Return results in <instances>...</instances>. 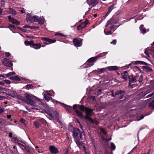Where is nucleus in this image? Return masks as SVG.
I'll list each match as a JSON object with an SVG mask.
<instances>
[{
    "mask_svg": "<svg viewBox=\"0 0 154 154\" xmlns=\"http://www.w3.org/2000/svg\"><path fill=\"white\" fill-rule=\"evenodd\" d=\"M20 121L24 125H26V123L25 120L23 119V118H21L20 119Z\"/></svg>",
    "mask_w": 154,
    "mask_h": 154,
    "instance_id": "42",
    "label": "nucleus"
},
{
    "mask_svg": "<svg viewBox=\"0 0 154 154\" xmlns=\"http://www.w3.org/2000/svg\"><path fill=\"white\" fill-rule=\"evenodd\" d=\"M75 139V141L77 145L79 146L81 145V142L79 141V140L77 139H76V138H74Z\"/></svg>",
    "mask_w": 154,
    "mask_h": 154,
    "instance_id": "32",
    "label": "nucleus"
},
{
    "mask_svg": "<svg viewBox=\"0 0 154 154\" xmlns=\"http://www.w3.org/2000/svg\"><path fill=\"white\" fill-rule=\"evenodd\" d=\"M41 45L40 44H35L34 43V42H33L32 47L33 48L35 49H38L40 48H41Z\"/></svg>",
    "mask_w": 154,
    "mask_h": 154,
    "instance_id": "20",
    "label": "nucleus"
},
{
    "mask_svg": "<svg viewBox=\"0 0 154 154\" xmlns=\"http://www.w3.org/2000/svg\"><path fill=\"white\" fill-rule=\"evenodd\" d=\"M48 38H42L41 39L42 40L47 42Z\"/></svg>",
    "mask_w": 154,
    "mask_h": 154,
    "instance_id": "51",
    "label": "nucleus"
},
{
    "mask_svg": "<svg viewBox=\"0 0 154 154\" xmlns=\"http://www.w3.org/2000/svg\"><path fill=\"white\" fill-rule=\"evenodd\" d=\"M45 112L49 116L50 119H57L58 120L59 117V114L56 111L49 110L48 111H45Z\"/></svg>",
    "mask_w": 154,
    "mask_h": 154,
    "instance_id": "4",
    "label": "nucleus"
},
{
    "mask_svg": "<svg viewBox=\"0 0 154 154\" xmlns=\"http://www.w3.org/2000/svg\"><path fill=\"white\" fill-rule=\"evenodd\" d=\"M51 101H52L53 103H54L55 102H56V103H60L58 101H57L55 100H54L53 99H51Z\"/></svg>",
    "mask_w": 154,
    "mask_h": 154,
    "instance_id": "58",
    "label": "nucleus"
},
{
    "mask_svg": "<svg viewBox=\"0 0 154 154\" xmlns=\"http://www.w3.org/2000/svg\"><path fill=\"white\" fill-rule=\"evenodd\" d=\"M135 77L136 82H138L139 83H142L143 77V76L142 74L137 75Z\"/></svg>",
    "mask_w": 154,
    "mask_h": 154,
    "instance_id": "15",
    "label": "nucleus"
},
{
    "mask_svg": "<svg viewBox=\"0 0 154 154\" xmlns=\"http://www.w3.org/2000/svg\"><path fill=\"white\" fill-rule=\"evenodd\" d=\"M110 43L111 44H113V45H115L116 43V40H114L110 42Z\"/></svg>",
    "mask_w": 154,
    "mask_h": 154,
    "instance_id": "53",
    "label": "nucleus"
},
{
    "mask_svg": "<svg viewBox=\"0 0 154 154\" xmlns=\"http://www.w3.org/2000/svg\"><path fill=\"white\" fill-rule=\"evenodd\" d=\"M135 64H139L140 65H146L147 63L145 62L140 61H135Z\"/></svg>",
    "mask_w": 154,
    "mask_h": 154,
    "instance_id": "29",
    "label": "nucleus"
},
{
    "mask_svg": "<svg viewBox=\"0 0 154 154\" xmlns=\"http://www.w3.org/2000/svg\"><path fill=\"white\" fill-rule=\"evenodd\" d=\"M114 5H111L109 8L108 10V11L106 13V15L103 17L104 18H105V17L107 16L111 12V11L114 8Z\"/></svg>",
    "mask_w": 154,
    "mask_h": 154,
    "instance_id": "21",
    "label": "nucleus"
},
{
    "mask_svg": "<svg viewBox=\"0 0 154 154\" xmlns=\"http://www.w3.org/2000/svg\"><path fill=\"white\" fill-rule=\"evenodd\" d=\"M141 32L143 34H145L146 32V30L143 25H141L139 27Z\"/></svg>",
    "mask_w": 154,
    "mask_h": 154,
    "instance_id": "19",
    "label": "nucleus"
},
{
    "mask_svg": "<svg viewBox=\"0 0 154 154\" xmlns=\"http://www.w3.org/2000/svg\"><path fill=\"white\" fill-rule=\"evenodd\" d=\"M105 69H106L105 68L98 69L97 70V71L99 73H103L105 72Z\"/></svg>",
    "mask_w": 154,
    "mask_h": 154,
    "instance_id": "33",
    "label": "nucleus"
},
{
    "mask_svg": "<svg viewBox=\"0 0 154 154\" xmlns=\"http://www.w3.org/2000/svg\"><path fill=\"white\" fill-rule=\"evenodd\" d=\"M86 26V25L83 23L78 26L77 29L78 30H80L83 28H85Z\"/></svg>",
    "mask_w": 154,
    "mask_h": 154,
    "instance_id": "27",
    "label": "nucleus"
},
{
    "mask_svg": "<svg viewBox=\"0 0 154 154\" xmlns=\"http://www.w3.org/2000/svg\"><path fill=\"white\" fill-rule=\"evenodd\" d=\"M87 1L88 5L92 7L96 5L98 3V0H87Z\"/></svg>",
    "mask_w": 154,
    "mask_h": 154,
    "instance_id": "12",
    "label": "nucleus"
},
{
    "mask_svg": "<svg viewBox=\"0 0 154 154\" xmlns=\"http://www.w3.org/2000/svg\"><path fill=\"white\" fill-rule=\"evenodd\" d=\"M5 98V96H0V100H3Z\"/></svg>",
    "mask_w": 154,
    "mask_h": 154,
    "instance_id": "55",
    "label": "nucleus"
},
{
    "mask_svg": "<svg viewBox=\"0 0 154 154\" xmlns=\"http://www.w3.org/2000/svg\"><path fill=\"white\" fill-rule=\"evenodd\" d=\"M142 69L144 71L147 72L152 71V69L150 67L146 66H143Z\"/></svg>",
    "mask_w": 154,
    "mask_h": 154,
    "instance_id": "23",
    "label": "nucleus"
},
{
    "mask_svg": "<svg viewBox=\"0 0 154 154\" xmlns=\"http://www.w3.org/2000/svg\"><path fill=\"white\" fill-rule=\"evenodd\" d=\"M74 45L76 47H80L82 45V42L76 38H74L73 40Z\"/></svg>",
    "mask_w": 154,
    "mask_h": 154,
    "instance_id": "10",
    "label": "nucleus"
},
{
    "mask_svg": "<svg viewBox=\"0 0 154 154\" xmlns=\"http://www.w3.org/2000/svg\"><path fill=\"white\" fill-rule=\"evenodd\" d=\"M89 121L92 123H94L96 125H98L99 123L98 121L96 119L93 120L92 119V121Z\"/></svg>",
    "mask_w": 154,
    "mask_h": 154,
    "instance_id": "39",
    "label": "nucleus"
},
{
    "mask_svg": "<svg viewBox=\"0 0 154 154\" xmlns=\"http://www.w3.org/2000/svg\"><path fill=\"white\" fill-rule=\"evenodd\" d=\"M40 121H41V122L42 123H43V124H44V125H45L46 124V121H45V119H41L40 120Z\"/></svg>",
    "mask_w": 154,
    "mask_h": 154,
    "instance_id": "43",
    "label": "nucleus"
},
{
    "mask_svg": "<svg viewBox=\"0 0 154 154\" xmlns=\"http://www.w3.org/2000/svg\"><path fill=\"white\" fill-rule=\"evenodd\" d=\"M73 109L75 111L77 116L81 118L83 117L82 112L78 109H79L83 111H85L86 116L84 117L85 119L89 121H92V119L91 117L93 114L92 109L88 108H85V106L83 105H74L73 106Z\"/></svg>",
    "mask_w": 154,
    "mask_h": 154,
    "instance_id": "2",
    "label": "nucleus"
},
{
    "mask_svg": "<svg viewBox=\"0 0 154 154\" xmlns=\"http://www.w3.org/2000/svg\"><path fill=\"white\" fill-rule=\"evenodd\" d=\"M73 133L72 136L74 138H76L78 135L79 134V137L80 139L81 140H82L83 135L84 136V137L85 138V134H83L82 132H80L78 128H74L73 129V131H72Z\"/></svg>",
    "mask_w": 154,
    "mask_h": 154,
    "instance_id": "5",
    "label": "nucleus"
},
{
    "mask_svg": "<svg viewBox=\"0 0 154 154\" xmlns=\"http://www.w3.org/2000/svg\"><path fill=\"white\" fill-rule=\"evenodd\" d=\"M144 53L147 57H149V55L148 53V48L145 49L144 51Z\"/></svg>",
    "mask_w": 154,
    "mask_h": 154,
    "instance_id": "40",
    "label": "nucleus"
},
{
    "mask_svg": "<svg viewBox=\"0 0 154 154\" xmlns=\"http://www.w3.org/2000/svg\"><path fill=\"white\" fill-rule=\"evenodd\" d=\"M125 93V92L124 91H122V90L120 91H118L115 93V94L116 95H119L120 94L121 96L119 98L120 99H122L123 98V97L124 94Z\"/></svg>",
    "mask_w": 154,
    "mask_h": 154,
    "instance_id": "16",
    "label": "nucleus"
},
{
    "mask_svg": "<svg viewBox=\"0 0 154 154\" xmlns=\"http://www.w3.org/2000/svg\"><path fill=\"white\" fill-rule=\"evenodd\" d=\"M2 63L5 66L7 67H11L13 65L11 60L6 58H5L3 60Z\"/></svg>",
    "mask_w": 154,
    "mask_h": 154,
    "instance_id": "8",
    "label": "nucleus"
},
{
    "mask_svg": "<svg viewBox=\"0 0 154 154\" xmlns=\"http://www.w3.org/2000/svg\"><path fill=\"white\" fill-rule=\"evenodd\" d=\"M136 82L135 77V78L131 77V78H129V85H130L132 83H134Z\"/></svg>",
    "mask_w": 154,
    "mask_h": 154,
    "instance_id": "24",
    "label": "nucleus"
},
{
    "mask_svg": "<svg viewBox=\"0 0 154 154\" xmlns=\"http://www.w3.org/2000/svg\"><path fill=\"white\" fill-rule=\"evenodd\" d=\"M134 68L137 69H138L140 71L141 70V69H140L137 66H135Z\"/></svg>",
    "mask_w": 154,
    "mask_h": 154,
    "instance_id": "64",
    "label": "nucleus"
},
{
    "mask_svg": "<svg viewBox=\"0 0 154 154\" xmlns=\"http://www.w3.org/2000/svg\"><path fill=\"white\" fill-rule=\"evenodd\" d=\"M4 81L5 82V83L8 84H10L11 83L10 81L8 80H4Z\"/></svg>",
    "mask_w": 154,
    "mask_h": 154,
    "instance_id": "49",
    "label": "nucleus"
},
{
    "mask_svg": "<svg viewBox=\"0 0 154 154\" xmlns=\"http://www.w3.org/2000/svg\"><path fill=\"white\" fill-rule=\"evenodd\" d=\"M12 140L14 142H16V141L17 140L16 137H13L12 139Z\"/></svg>",
    "mask_w": 154,
    "mask_h": 154,
    "instance_id": "50",
    "label": "nucleus"
},
{
    "mask_svg": "<svg viewBox=\"0 0 154 154\" xmlns=\"http://www.w3.org/2000/svg\"><path fill=\"white\" fill-rule=\"evenodd\" d=\"M121 75L122 76V78L125 80L126 81L128 79V72L127 71H125L123 72H122L121 74Z\"/></svg>",
    "mask_w": 154,
    "mask_h": 154,
    "instance_id": "18",
    "label": "nucleus"
},
{
    "mask_svg": "<svg viewBox=\"0 0 154 154\" xmlns=\"http://www.w3.org/2000/svg\"><path fill=\"white\" fill-rule=\"evenodd\" d=\"M144 117V116L143 115H142L140 116V119H137V121H139L141 119H143Z\"/></svg>",
    "mask_w": 154,
    "mask_h": 154,
    "instance_id": "54",
    "label": "nucleus"
},
{
    "mask_svg": "<svg viewBox=\"0 0 154 154\" xmlns=\"http://www.w3.org/2000/svg\"><path fill=\"white\" fill-rule=\"evenodd\" d=\"M149 106L152 109L154 108V100L149 103Z\"/></svg>",
    "mask_w": 154,
    "mask_h": 154,
    "instance_id": "37",
    "label": "nucleus"
},
{
    "mask_svg": "<svg viewBox=\"0 0 154 154\" xmlns=\"http://www.w3.org/2000/svg\"><path fill=\"white\" fill-rule=\"evenodd\" d=\"M113 22L114 21L113 19H110L109 20L107 21V24H106V26H108L112 24L113 23Z\"/></svg>",
    "mask_w": 154,
    "mask_h": 154,
    "instance_id": "30",
    "label": "nucleus"
},
{
    "mask_svg": "<svg viewBox=\"0 0 154 154\" xmlns=\"http://www.w3.org/2000/svg\"><path fill=\"white\" fill-rule=\"evenodd\" d=\"M5 83L2 82L0 81V85H4Z\"/></svg>",
    "mask_w": 154,
    "mask_h": 154,
    "instance_id": "63",
    "label": "nucleus"
},
{
    "mask_svg": "<svg viewBox=\"0 0 154 154\" xmlns=\"http://www.w3.org/2000/svg\"><path fill=\"white\" fill-rule=\"evenodd\" d=\"M23 27L24 28H29L30 29H34V26H31L28 25H25L23 26Z\"/></svg>",
    "mask_w": 154,
    "mask_h": 154,
    "instance_id": "35",
    "label": "nucleus"
},
{
    "mask_svg": "<svg viewBox=\"0 0 154 154\" xmlns=\"http://www.w3.org/2000/svg\"><path fill=\"white\" fill-rule=\"evenodd\" d=\"M26 88L28 89H32L33 87V86L31 84L27 85H26Z\"/></svg>",
    "mask_w": 154,
    "mask_h": 154,
    "instance_id": "38",
    "label": "nucleus"
},
{
    "mask_svg": "<svg viewBox=\"0 0 154 154\" xmlns=\"http://www.w3.org/2000/svg\"><path fill=\"white\" fill-rule=\"evenodd\" d=\"M33 41L31 40L30 41H26L24 42L26 46L30 45L31 47H32V44H33Z\"/></svg>",
    "mask_w": 154,
    "mask_h": 154,
    "instance_id": "25",
    "label": "nucleus"
},
{
    "mask_svg": "<svg viewBox=\"0 0 154 154\" xmlns=\"http://www.w3.org/2000/svg\"><path fill=\"white\" fill-rule=\"evenodd\" d=\"M8 12L10 14L13 15H15L17 14L16 12L15 11L11 8H9Z\"/></svg>",
    "mask_w": 154,
    "mask_h": 154,
    "instance_id": "26",
    "label": "nucleus"
},
{
    "mask_svg": "<svg viewBox=\"0 0 154 154\" xmlns=\"http://www.w3.org/2000/svg\"><path fill=\"white\" fill-rule=\"evenodd\" d=\"M151 52L152 53H153V54H152V56L153 57V58L154 59V50L153 49H152V50H151Z\"/></svg>",
    "mask_w": 154,
    "mask_h": 154,
    "instance_id": "56",
    "label": "nucleus"
},
{
    "mask_svg": "<svg viewBox=\"0 0 154 154\" xmlns=\"http://www.w3.org/2000/svg\"><path fill=\"white\" fill-rule=\"evenodd\" d=\"M60 104L61 106H63V107L65 108L67 111H68L69 112H71L72 109V106L67 105L62 103H60Z\"/></svg>",
    "mask_w": 154,
    "mask_h": 154,
    "instance_id": "14",
    "label": "nucleus"
},
{
    "mask_svg": "<svg viewBox=\"0 0 154 154\" xmlns=\"http://www.w3.org/2000/svg\"><path fill=\"white\" fill-rule=\"evenodd\" d=\"M83 147L86 154H89L88 152H87V151H86L85 147L84 146H83Z\"/></svg>",
    "mask_w": 154,
    "mask_h": 154,
    "instance_id": "60",
    "label": "nucleus"
},
{
    "mask_svg": "<svg viewBox=\"0 0 154 154\" xmlns=\"http://www.w3.org/2000/svg\"><path fill=\"white\" fill-rule=\"evenodd\" d=\"M9 95L14 98L19 100H23V97L15 92L11 91L9 94Z\"/></svg>",
    "mask_w": 154,
    "mask_h": 154,
    "instance_id": "7",
    "label": "nucleus"
},
{
    "mask_svg": "<svg viewBox=\"0 0 154 154\" xmlns=\"http://www.w3.org/2000/svg\"><path fill=\"white\" fill-rule=\"evenodd\" d=\"M10 79L13 80H19L20 79L19 78L16 76H14L10 78Z\"/></svg>",
    "mask_w": 154,
    "mask_h": 154,
    "instance_id": "34",
    "label": "nucleus"
},
{
    "mask_svg": "<svg viewBox=\"0 0 154 154\" xmlns=\"http://www.w3.org/2000/svg\"><path fill=\"white\" fill-rule=\"evenodd\" d=\"M8 17L9 21L12 23L16 25H19L20 24V23L19 22L14 18L11 17L10 16H8Z\"/></svg>",
    "mask_w": 154,
    "mask_h": 154,
    "instance_id": "11",
    "label": "nucleus"
},
{
    "mask_svg": "<svg viewBox=\"0 0 154 154\" xmlns=\"http://www.w3.org/2000/svg\"><path fill=\"white\" fill-rule=\"evenodd\" d=\"M56 42V40H52L51 39L48 38L47 42H49L50 43H54Z\"/></svg>",
    "mask_w": 154,
    "mask_h": 154,
    "instance_id": "36",
    "label": "nucleus"
},
{
    "mask_svg": "<svg viewBox=\"0 0 154 154\" xmlns=\"http://www.w3.org/2000/svg\"><path fill=\"white\" fill-rule=\"evenodd\" d=\"M9 26L15 29V26L14 25L10 24L9 25Z\"/></svg>",
    "mask_w": 154,
    "mask_h": 154,
    "instance_id": "59",
    "label": "nucleus"
},
{
    "mask_svg": "<svg viewBox=\"0 0 154 154\" xmlns=\"http://www.w3.org/2000/svg\"><path fill=\"white\" fill-rule=\"evenodd\" d=\"M100 131L103 134H106V131H105V130L104 128H101Z\"/></svg>",
    "mask_w": 154,
    "mask_h": 154,
    "instance_id": "45",
    "label": "nucleus"
},
{
    "mask_svg": "<svg viewBox=\"0 0 154 154\" xmlns=\"http://www.w3.org/2000/svg\"><path fill=\"white\" fill-rule=\"evenodd\" d=\"M93 65L94 63H90L89 64H87L86 66H85V68H88L89 67L93 66Z\"/></svg>",
    "mask_w": 154,
    "mask_h": 154,
    "instance_id": "44",
    "label": "nucleus"
},
{
    "mask_svg": "<svg viewBox=\"0 0 154 154\" xmlns=\"http://www.w3.org/2000/svg\"><path fill=\"white\" fill-rule=\"evenodd\" d=\"M104 32L105 34L106 35H110V34H111V32L110 31H109L108 32H105V29L104 30Z\"/></svg>",
    "mask_w": 154,
    "mask_h": 154,
    "instance_id": "47",
    "label": "nucleus"
},
{
    "mask_svg": "<svg viewBox=\"0 0 154 154\" xmlns=\"http://www.w3.org/2000/svg\"><path fill=\"white\" fill-rule=\"evenodd\" d=\"M15 75V73L14 72H12L6 74L5 75L6 77H9L10 76Z\"/></svg>",
    "mask_w": 154,
    "mask_h": 154,
    "instance_id": "28",
    "label": "nucleus"
},
{
    "mask_svg": "<svg viewBox=\"0 0 154 154\" xmlns=\"http://www.w3.org/2000/svg\"><path fill=\"white\" fill-rule=\"evenodd\" d=\"M5 55L7 57H8L11 55V54L9 52H5Z\"/></svg>",
    "mask_w": 154,
    "mask_h": 154,
    "instance_id": "52",
    "label": "nucleus"
},
{
    "mask_svg": "<svg viewBox=\"0 0 154 154\" xmlns=\"http://www.w3.org/2000/svg\"><path fill=\"white\" fill-rule=\"evenodd\" d=\"M55 35H61L62 36H64V35H63V34L60 33H58V32L56 33L55 34Z\"/></svg>",
    "mask_w": 154,
    "mask_h": 154,
    "instance_id": "48",
    "label": "nucleus"
},
{
    "mask_svg": "<svg viewBox=\"0 0 154 154\" xmlns=\"http://www.w3.org/2000/svg\"><path fill=\"white\" fill-rule=\"evenodd\" d=\"M35 149H36V150L37 151H38V152L39 153H40V152L39 151V149H38V147H36V148H35Z\"/></svg>",
    "mask_w": 154,
    "mask_h": 154,
    "instance_id": "62",
    "label": "nucleus"
},
{
    "mask_svg": "<svg viewBox=\"0 0 154 154\" xmlns=\"http://www.w3.org/2000/svg\"><path fill=\"white\" fill-rule=\"evenodd\" d=\"M111 147L113 150L115 149L116 146L113 143H110Z\"/></svg>",
    "mask_w": 154,
    "mask_h": 154,
    "instance_id": "41",
    "label": "nucleus"
},
{
    "mask_svg": "<svg viewBox=\"0 0 154 154\" xmlns=\"http://www.w3.org/2000/svg\"><path fill=\"white\" fill-rule=\"evenodd\" d=\"M24 96L26 100H25V103L28 105H29L33 107L31 108V109L38 110L40 109L44 110L43 108L37 105L36 102L34 100L35 99L39 101L38 104L46 108L47 106L46 104H44L42 103L40 99L38 98L37 97L33 95L30 94H28L27 93L24 94Z\"/></svg>",
    "mask_w": 154,
    "mask_h": 154,
    "instance_id": "1",
    "label": "nucleus"
},
{
    "mask_svg": "<svg viewBox=\"0 0 154 154\" xmlns=\"http://www.w3.org/2000/svg\"><path fill=\"white\" fill-rule=\"evenodd\" d=\"M1 5L4 6L5 5V2L3 0H1Z\"/></svg>",
    "mask_w": 154,
    "mask_h": 154,
    "instance_id": "57",
    "label": "nucleus"
},
{
    "mask_svg": "<svg viewBox=\"0 0 154 154\" xmlns=\"http://www.w3.org/2000/svg\"><path fill=\"white\" fill-rule=\"evenodd\" d=\"M88 20H85L83 23L86 25L88 23Z\"/></svg>",
    "mask_w": 154,
    "mask_h": 154,
    "instance_id": "61",
    "label": "nucleus"
},
{
    "mask_svg": "<svg viewBox=\"0 0 154 154\" xmlns=\"http://www.w3.org/2000/svg\"><path fill=\"white\" fill-rule=\"evenodd\" d=\"M107 68L109 71L115 70L119 69V68L116 66H110Z\"/></svg>",
    "mask_w": 154,
    "mask_h": 154,
    "instance_id": "22",
    "label": "nucleus"
},
{
    "mask_svg": "<svg viewBox=\"0 0 154 154\" xmlns=\"http://www.w3.org/2000/svg\"><path fill=\"white\" fill-rule=\"evenodd\" d=\"M153 96V97H154V91L153 92V93H152V94H149L147 96H146V97L147 98H148V97H152V96Z\"/></svg>",
    "mask_w": 154,
    "mask_h": 154,
    "instance_id": "46",
    "label": "nucleus"
},
{
    "mask_svg": "<svg viewBox=\"0 0 154 154\" xmlns=\"http://www.w3.org/2000/svg\"><path fill=\"white\" fill-rule=\"evenodd\" d=\"M50 152L52 154H56L58 152L57 149L54 146H51L49 147Z\"/></svg>",
    "mask_w": 154,
    "mask_h": 154,
    "instance_id": "13",
    "label": "nucleus"
},
{
    "mask_svg": "<svg viewBox=\"0 0 154 154\" xmlns=\"http://www.w3.org/2000/svg\"><path fill=\"white\" fill-rule=\"evenodd\" d=\"M101 57H102L101 55H98L96 56L93 57L89 58L88 60L87 61L90 63H93L94 64L97 59Z\"/></svg>",
    "mask_w": 154,
    "mask_h": 154,
    "instance_id": "9",
    "label": "nucleus"
},
{
    "mask_svg": "<svg viewBox=\"0 0 154 154\" xmlns=\"http://www.w3.org/2000/svg\"><path fill=\"white\" fill-rule=\"evenodd\" d=\"M26 20L28 22L31 23L37 22L42 25L44 23L45 19L43 17H40L37 16H32L31 14H28L27 15Z\"/></svg>",
    "mask_w": 154,
    "mask_h": 154,
    "instance_id": "3",
    "label": "nucleus"
},
{
    "mask_svg": "<svg viewBox=\"0 0 154 154\" xmlns=\"http://www.w3.org/2000/svg\"><path fill=\"white\" fill-rule=\"evenodd\" d=\"M34 126L36 128H38L40 126V125L38 122H33Z\"/></svg>",
    "mask_w": 154,
    "mask_h": 154,
    "instance_id": "31",
    "label": "nucleus"
},
{
    "mask_svg": "<svg viewBox=\"0 0 154 154\" xmlns=\"http://www.w3.org/2000/svg\"><path fill=\"white\" fill-rule=\"evenodd\" d=\"M17 144L22 149H25L28 152L30 151L31 148L29 146H26L25 143L19 142H17Z\"/></svg>",
    "mask_w": 154,
    "mask_h": 154,
    "instance_id": "6",
    "label": "nucleus"
},
{
    "mask_svg": "<svg viewBox=\"0 0 154 154\" xmlns=\"http://www.w3.org/2000/svg\"><path fill=\"white\" fill-rule=\"evenodd\" d=\"M51 94L47 92H46L44 94V97L46 100L47 101H49L51 97Z\"/></svg>",
    "mask_w": 154,
    "mask_h": 154,
    "instance_id": "17",
    "label": "nucleus"
}]
</instances>
